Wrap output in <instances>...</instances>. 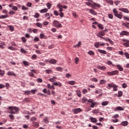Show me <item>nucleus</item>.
<instances>
[{"label": "nucleus", "instance_id": "obj_1", "mask_svg": "<svg viewBox=\"0 0 129 129\" xmlns=\"http://www.w3.org/2000/svg\"><path fill=\"white\" fill-rule=\"evenodd\" d=\"M118 87V86L113 84V83H111L110 84H108L106 88L108 89L109 90H110L111 88H113L114 91H117V90H118V89H117Z\"/></svg>", "mask_w": 129, "mask_h": 129}, {"label": "nucleus", "instance_id": "obj_2", "mask_svg": "<svg viewBox=\"0 0 129 129\" xmlns=\"http://www.w3.org/2000/svg\"><path fill=\"white\" fill-rule=\"evenodd\" d=\"M9 113H17V112H18V111H19V108L17 107H9Z\"/></svg>", "mask_w": 129, "mask_h": 129}, {"label": "nucleus", "instance_id": "obj_3", "mask_svg": "<svg viewBox=\"0 0 129 129\" xmlns=\"http://www.w3.org/2000/svg\"><path fill=\"white\" fill-rule=\"evenodd\" d=\"M52 26L55 28H62V24L57 20H55L52 22Z\"/></svg>", "mask_w": 129, "mask_h": 129}, {"label": "nucleus", "instance_id": "obj_4", "mask_svg": "<svg viewBox=\"0 0 129 129\" xmlns=\"http://www.w3.org/2000/svg\"><path fill=\"white\" fill-rule=\"evenodd\" d=\"M118 73H119V72H118V71L117 70H115L112 72H106V74L108 76H113L114 75H117V74H118Z\"/></svg>", "mask_w": 129, "mask_h": 129}, {"label": "nucleus", "instance_id": "obj_5", "mask_svg": "<svg viewBox=\"0 0 129 129\" xmlns=\"http://www.w3.org/2000/svg\"><path fill=\"white\" fill-rule=\"evenodd\" d=\"M88 102H89V103H91V104L90 105V107H92V108H93V107H94L95 105H98L97 102H95L93 99H89L88 100Z\"/></svg>", "mask_w": 129, "mask_h": 129}, {"label": "nucleus", "instance_id": "obj_6", "mask_svg": "<svg viewBox=\"0 0 129 129\" xmlns=\"http://www.w3.org/2000/svg\"><path fill=\"white\" fill-rule=\"evenodd\" d=\"M87 6H92V7H97L98 8H100V5L97 3H93V5L90 2L86 3Z\"/></svg>", "mask_w": 129, "mask_h": 129}, {"label": "nucleus", "instance_id": "obj_7", "mask_svg": "<svg viewBox=\"0 0 129 129\" xmlns=\"http://www.w3.org/2000/svg\"><path fill=\"white\" fill-rule=\"evenodd\" d=\"M73 111L75 114H77V113H79V112H81V111H82V109H81L80 108H78L76 109H74L73 110Z\"/></svg>", "mask_w": 129, "mask_h": 129}, {"label": "nucleus", "instance_id": "obj_8", "mask_svg": "<svg viewBox=\"0 0 129 129\" xmlns=\"http://www.w3.org/2000/svg\"><path fill=\"white\" fill-rule=\"evenodd\" d=\"M123 42H126V43H124L123 44V46H125V47H129V40L125 39H123L122 40Z\"/></svg>", "mask_w": 129, "mask_h": 129}, {"label": "nucleus", "instance_id": "obj_9", "mask_svg": "<svg viewBox=\"0 0 129 129\" xmlns=\"http://www.w3.org/2000/svg\"><path fill=\"white\" fill-rule=\"evenodd\" d=\"M129 32L126 31H123L120 32V36H128Z\"/></svg>", "mask_w": 129, "mask_h": 129}, {"label": "nucleus", "instance_id": "obj_10", "mask_svg": "<svg viewBox=\"0 0 129 129\" xmlns=\"http://www.w3.org/2000/svg\"><path fill=\"white\" fill-rule=\"evenodd\" d=\"M119 11L121 12H123V13H126V14H128L129 11L126 8H119Z\"/></svg>", "mask_w": 129, "mask_h": 129}, {"label": "nucleus", "instance_id": "obj_11", "mask_svg": "<svg viewBox=\"0 0 129 129\" xmlns=\"http://www.w3.org/2000/svg\"><path fill=\"white\" fill-rule=\"evenodd\" d=\"M49 63L50 64H53V65H55L56 63H57V60L55 59H52L48 61Z\"/></svg>", "mask_w": 129, "mask_h": 129}, {"label": "nucleus", "instance_id": "obj_12", "mask_svg": "<svg viewBox=\"0 0 129 129\" xmlns=\"http://www.w3.org/2000/svg\"><path fill=\"white\" fill-rule=\"evenodd\" d=\"M57 7L58 9H59V12H63V6H62L61 4H58Z\"/></svg>", "mask_w": 129, "mask_h": 129}, {"label": "nucleus", "instance_id": "obj_13", "mask_svg": "<svg viewBox=\"0 0 129 129\" xmlns=\"http://www.w3.org/2000/svg\"><path fill=\"white\" fill-rule=\"evenodd\" d=\"M114 110V111H117L118 110H123V108L121 106H118L116 108H115Z\"/></svg>", "mask_w": 129, "mask_h": 129}, {"label": "nucleus", "instance_id": "obj_14", "mask_svg": "<svg viewBox=\"0 0 129 129\" xmlns=\"http://www.w3.org/2000/svg\"><path fill=\"white\" fill-rule=\"evenodd\" d=\"M97 68L98 69H99L100 70H105V69H106V67H105V66H98L97 67Z\"/></svg>", "mask_w": 129, "mask_h": 129}, {"label": "nucleus", "instance_id": "obj_15", "mask_svg": "<svg viewBox=\"0 0 129 129\" xmlns=\"http://www.w3.org/2000/svg\"><path fill=\"white\" fill-rule=\"evenodd\" d=\"M39 12L41 14H45V13H47V12H48V9L45 8L44 9H42L40 10Z\"/></svg>", "mask_w": 129, "mask_h": 129}, {"label": "nucleus", "instance_id": "obj_16", "mask_svg": "<svg viewBox=\"0 0 129 129\" xmlns=\"http://www.w3.org/2000/svg\"><path fill=\"white\" fill-rule=\"evenodd\" d=\"M127 124H128L127 121H122L120 123V125H123V126H126V125H127Z\"/></svg>", "mask_w": 129, "mask_h": 129}, {"label": "nucleus", "instance_id": "obj_17", "mask_svg": "<svg viewBox=\"0 0 129 129\" xmlns=\"http://www.w3.org/2000/svg\"><path fill=\"white\" fill-rule=\"evenodd\" d=\"M7 75H8L9 76H12V75H13V76H16V74H15L14 72L9 71L7 73Z\"/></svg>", "mask_w": 129, "mask_h": 129}, {"label": "nucleus", "instance_id": "obj_18", "mask_svg": "<svg viewBox=\"0 0 129 129\" xmlns=\"http://www.w3.org/2000/svg\"><path fill=\"white\" fill-rule=\"evenodd\" d=\"M98 52L101 54H104L105 55H106L107 54L106 51L104 50L98 49Z\"/></svg>", "mask_w": 129, "mask_h": 129}, {"label": "nucleus", "instance_id": "obj_19", "mask_svg": "<svg viewBox=\"0 0 129 129\" xmlns=\"http://www.w3.org/2000/svg\"><path fill=\"white\" fill-rule=\"evenodd\" d=\"M119 71H123V68L119 64H117L116 66Z\"/></svg>", "mask_w": 129, "mask_h": 129}, {"label": "nucleus", "instance_id": "obj_20", "mask_svg": "<svg viewBox=\"0 0 129 129\" xmlns=\"http://www.w3.org/2000/svg\"><path fill=\"white\" fill-rule=\"evenodd\" d=\"M92 113H93L94 114H97V113H99V110L94 109L92 111Z\"/></svg>", "mask_w": 129, "mask_h": 129}, {"label": "nucleus", "instance_id": "obj_21", "mask_svg": "<svg viewBox=\"0 0 129 129\" xmlns=\"http://www.w3.org/2000/svg\"><path fill=\"white\" fill-rule=\"evenodd\" d=\"M45 18H47V20H50V13H47L44 15Z\"/></svg>", "mask_w": 129, "mask_h": 129}, {"label": "nucleus", "instance_id": "obj_22", "mask_svg": "<svg viewBox=\"0 0 129 129\" xmlns=\"http://www.w3.org/2000/svg\"><path fill=\"white\" fill-rule=\"evenodd\" d=\"M53 84L55 86H59V87H61V86H62V84H61V83H57V82H55L53 83Z\"/></svg>", "mask_w": 129, "mask_h": 129}, {"label": "nucleus", "instance_id": "obj_23", "mask_svg": "<svg viewBox=\"0 0 129 129\" xmlns=\"http://www.w3.org/2000/svg\"><path fill=\"white\" fill-rule=\"evenodd\" d=\"M122 94H123V93L122 91H118V97H121V96H122Z\"/></svg>", "mask_w": 129, "mask_h": 129}, {"label": "nucleus", "instance_id": "obj_24", "mask_svg": "<svg viewBox=\"0 0 129 129\" xmlns=\"http://www.w3.org/2000/svg\"><path fill=\"white\" fill-rule=\"evenodd\" d=\"M90 12L91 13V14H92V15H97V13H96V12H95V11L93 10V9H90Z\"/></svg>", "mask_w": 129, "mask_h": 129}, {"label": "nucleus", "instance_id": "obj_25", "mask_svg": "<svg viewBox=\"0 0 129 129\" xmlns=\"http://www.w3.org/2000/svg\"><path fill=\"white\" fill-rule=\"evenodd\" d=\"M82 101L84 103H85V102H88V99L86 97H84L82 99Z\"/></svg>", "mask_w": 129, "mask_h": 129}, {"label": "nucleus", "instance_id": "obj_26", "mask_svg": "<svg viewBox=\"0 0 129 129\" xmlns=\"http://www.w3.org/2000/svg\"><path fill=\"white\" fill-rule=\"evenodd\" d=\"M122 25L124 27H126V28H129V23L128 22H125L124 23L122 24Z\"/></svg>", "mask_w": 129, "mask_h": 129}, {"label": "nucleus", "instance_id": "obj_27", "mask_svg": "<svg viewBox=\"0 0 129 129\" xmlns=\"http://www.w3.org/2000/svg\"><path fill=\"white\" fill-rule=\"evenodd\" d=\"M94 46L96 47V48H99V46H100V43L99 42H95Z\"/></svg>", "mask_w": 129, "mask_h": 129}, {"label": "nucleus", "instance_id": "obj_28", "mask_svg": "<svg viewBox=\"0 0 129 129\" xmlns=\"http://www.w3.org/2000/svg\"><path fill=\"white\" fill-rule=\"evenodd\" d=\"M100 35H101V36H104V35H105V32H104V31H103V30H102V31H101L98 35H97V36H100Z\"/></svg>", "mask_w": 129, "mask_h": 129}, {"label": "nucleus", "instance_id": "obj_29", "mask_svg": "<svg viewBox=\"0 0 129 129\" xmlns=\"http://www.w3.org/2000/svg\"><path fill=\"white\" fill-rule=\"evenodd\" d=\"M47 87L48 88H49V89H55L54 85L51 86L50 84H47Z\"/></svg>", "mask_w": 129, "mask_h": 129}, {"label": "nucleus", "instance_id": "obj_30", "mask_svg": "<svg viewBox=\"0 0 129 129\" xmlns=\"http://www.w3.org/2000/svg\"><path fill=\"white\" fill-rule=\"evenodd\" d=\"M90 119H91V121L92 122H97V119H96V118H95L91 117L90 118Z\"/></svg>", "mask_w": 129, "mask_h": 129}, {"label": "nucleus", "instance_id": "obj_31", "mask_svg": "<svg viewBox=\"0 0 129 129\" xmlns=\"http://www.w3.org/2000/svg\"><path fill=\"white\" fill-rule=\"evenodd\" d=\"M46 7L48 8V10H50L51 9V7H52V4L50 3H48L46 4Z\"/></svg>", "mask_w": 129, "mask_h": 129}, {"label": "nucleus", "instance_id": "obj_32", "mask_svg": "<svg viewBox=\"0 0 129 129\" xmlns=\"http://www.w3.org/2000/svg\"><path fill=\"white\" fill-rule=\"evenodd\" d=\"M30 98H26L23 100V102H30Z\"/></svg>", "mask_w": 129, "mask_h": 129}, {"label": "nucleus", "instance_id": "obj_33", "mask_svg": "<svg viewBox=\"0 0 129 129\" xmlns=\"http://www.w3.org/2000/svg\"><path fill=\"white\" fill-rule=\"evenodd\" d=\"M68 84H70V85H74V84H75V81H70L68 82Z\"/></svg>", "mask_w": 129, "mask_h": 129}, {"label": "nucleus", "instance_id": "obj_34", "mask_svg": "<svg viewBox=\"0 0 129 129\" xmlns=\"http://www.w3.org/2000/svg\"><path fill=\"white\" fill-rule=\"evenodd\" d=\"M6 18H9V15H2L0 16V19H6Z\"/></svg>", "mask_w": 129, "mask_h": 129}, {"label": "nucleus", "instance_id": "obj_35", "mask_svg": "<svg viewBox=\"0 0 129 129\" xmlns=\"http://www.w3.org/2000/svg\"><path fill=\"white\" fill-rule=\"evenodd\" d=\"M88 54H89V55L93 56V55H94V52H93V51L90 50L88 51Z\"/></svg>", "mask_w": 129, "mask_h": 129}, {"label": "nucleus", "instance_id": "obj_36", "mask_svg": "<svg viewBox=\"0 0 129 129\" xmlns=\"http://www.w3.org/2000/svg\"><path fill=\"white\" fill-rule=\"evenodd\" d=\"M45 72V73H47V74H51V73H52V70H46Z\"/></svg>", "mask_w": 129, "mask_h": 129}, {"label": "nucleus", "instance_id": "obj_37", "mask_svg": "<svg viewBox=\"0 0 129 129\" xmlns=\"http://www.w3.org/2000/svg\"><path fill=\"white\" fill-rule=\"evenodd\" d=\"M24 94L26 95H30V94H31V92L30 91H24Z\"/></svg>", "mask_w": 129, "mask_h": 129}, {"label": "nucleus", "instance_id": "obj_38", "mask_svg": "<svg viewBox=\"0 0 129 129\" xmlns=\"http://www.w3.org/2000/svg\"><path fill=\"white\" fill-rule=\"evenodd\" d=\"M107 104H108V101H104L102 102V105H103V106H105V105H107Z\"/></svg>", "mask_w": 129, "mask_h": 129}, {"label": "nucleus", "instance_id": "obj_39", "mask_svg": "<svg viewBox=\"0 0 129 129\" xmlns=\"http://www.w3.org/2000/svg\"><path fill=\"white\" fill-rule=\"evenodd\" d=\"M98 37H99V38H101V39H103V40H104L105 41H106V42H108V39L107 38H105L104 37H102L100 35H98Z\"/></svg>", "mask_w": 129, "mask_h": 129}, {"label": "nucleus", "instance_id": "obj_40", "mask_svg": "<svg viewBox=\"0 0 129 129\" xmlns=\"http://www.w3.org/2000/svg\"><path fill=\"white\" fill-rule=\"evenodd\" d=\"M77 94L79 97H81V92L80 91H77Z\"/></svg>", "mask_w": 129, "mask_h": 129}, {"label": "nucleus", "instance_id": "obj_41", "mask_svg": "<svg viewBox=\"0 0 129 129\" xmlns=\"http://www.w3.org/2000/svg\"><path fill=\"white\" fill-rule=\"evenodd\" d=\"M34 18H36V19H38L40 17V14L38 13H35V14L34 15Z\"/></svg>", "mask_w": 129, "mask_h": 129}, {"label": "nucleus", "instance_id": "obj_42", "mask_svg": "<svg viewBox=\"0 0 129 129\" xmlns=\"http://www.w3.org/2000/svg\"><path fill=\"white\" fill-rule=\"evenodd\" d=\"M23 64L24 65H25V66L26 67H27V66H29V62L27 61H23Z\"/></svg>", "mask_w": 129, "mask_h": 129}, {"label": "nucleus", "instance_id": "obj_43", "mask_svg": "<svg viewBox=\"0 0 129 129\" xmlns=\"http://www.w3.org/2000/svg\"><path fill=\"white\" fill-rule=\"evenodd\" d=\"M91 81H93L94 82H98V80H97V79H96L95 78H93L91 79Z\"/></svg>", "mask_w": 129, "mask_h": 129}, {"label": "nucleus", "instance_id": "obj_44", "mask_svg": "<svg viewBox=\"0 0 129 129\" xmlns=\"http://www.w3.org/2000/svg\"><path fill=\"white\" fill-rule=\"evenodd\" d=\"M115 17H117V18H118V19H122V16L120 14H117V15H115Z\"/></svg>", "mask_w": 129, "mask_h": 129}, {"label": "nucleus", "instance_id": "obj_45", "mask_svg": "<svg viewBox=\"0 0 129 129\" xmlns=\"http://www.w3.org/2000/svg\"><path fill=\"white\" fill-rule=\"evenodd\" d=\"M98 28H99L101 30H103V25L102 24H98Z\"/></svg>", "mask_w": 129, "mask_h": 129}, {"label": "nucleus", "instance_id": "obj_46", "mask_svg": "<svg viewBox=\"0 0 129 129\" xmlns=\"http://www.w3.org/2000/svg\"><path fill=\"white\" fill-rule=\"evenodd\" d=\"M124 56H125V57L127 59H129V54H128V53L124 52Z\"/></svg>", "mask_w": 129, "mask_h": 129}, {"label": "nucleus", "instance_id": "obj_47", "mask_svg": "<svg viewBox=\"0 0 129 129\" xmlns=\"http://www.w3.org/2000/svg\"><path fill=\"white\" fill-rule=\"evenodd\" d=\"M36 26L37 27H39V28H42V27H43V26L42 25V24L39 23V22H37L36 23Z\"/></svg>", "mask_w": 129, "mask_h": 129}, {"label": "nucleus", "instance_id": "obj_48", "mask_svg": "<svg viewBox=\"0 0 129 129\" xmlns=\"http://www.w3.org/2000/svg\"><path fill=\"white\" fill-rule=\"evenodd\" d=\"M81 45V42L79 41L77 44L74 46V47L76 48V47H80Z\"/></svg>", "mask_w": 129, "mask_h": 129}, {"label": "nucleus", "instance_id": "obj_49", "mask_svg": "<svg viewBox=\"0 0 129 129\" xmlns=\"http://www.w3.org/2000/svg\"><path fill=\"white\" fill-rule=\"evenodd\" d=\"M107 64H108V65H111V66H114V65L112 64V62H111V61H110V60L107 61Z\"/></svg>", "mask_w": 129, "mask_h": 129}, {"label": "nucleus", "instance_id": "obj_50", "mask_svg": "<svg viewBox=\"0 0 129 129\" xmlns=\"http://www.w3.org/2000/svg\"><path fill=\"white\" fill-rule=\"evenodd\" d=\"M113 13H114V16H115V15H117V10H116V9H113Z\"/></svg>", "mask_w": 129, "mask_h": 129}, {"label": "nucleus", "instance_id": "obj_51", "mask_svg": "<svg viewBox=\"0 0 129 129\" xmlns=\"http://www.w3.org/2000/svg\"><path fill=\"white\" fill-rule=\"evenodd\" d=\"M37 81L39 83H42V82H43V80L41 78H38L37 79Z\"/></svg>", "mask_w": 129, "mask_h": 129}, {"label": "nucleus", "instance_id": "obj_52", "mask_svg": "<svg viewBox=\"0 0 129 129\" xmlns=\"http://www.w3.org/2000/svg\"><path fill=\"white\" fill-rule=\"evenodd\" d=\"M37 92V90H31L30 91V93H32V94H35Z\"/></svg>", "mask_w": 129, "mask_h": 129}, {"label": "nucleus", "instance_id": "obj_53", "mask_svg": "<svg viewBox=\"0 0 129 129\" xmlns=\"http://www.w3.org/2000/svg\"><path fill=\"white\" fill-rule=\"evenodd\" d=\"M120 3V1H115L114 2V4L115 5H116V6H118V5H119Z\"/></svg>", "mask_w": 129, "mask_h": 129}, {"label": "nucleus", "instance_id": "obj_54", "mask_svg": "<svg viewBox=\"0 0 129 129\" xmlns=\"http://www.w3.org/2000/svg\"><path fill=\"white\" fill-rule=\"evenodd\" d=\"M9 28H10V29L11 30V32H14V31L15 30V29L14 28V26H10Z\"/></svg>", "mask_w": 129, "mask_h": 129}, {"label": "nucleus", "instance_id": "obj_55", "mask_svg": "<svg viewBox=\"0 0 129 129\" xmlns=\"http://www.w3.org/2000/svg\"><path fill=\"white\" fill-rule=\"evenodd\" d=\"M43 121H44V122H45V123H49V121L48 120V118H44L43 119Z\"/></svg>", "mask_w": 129, "mask_h": 129}, {"label": "nucleus", "instance_id": "obj_56", "mask_svg": "<svg viewBox=\"0 0 129 129\" xmlns=\"http://www.w3.org/2000/svg\"><path fill=\"white\" fill-rule=\"evenodd\" d=\"M105 82H106V81L104 80H101L100 81V84H104V83H105Z\"/></svg>", "mask_w": 129, "mask_h": 129}, {"label": "nucleus", "instance_id": "obj_57", "mask_svg": "<svg viewBox=\"0 0 129 129\" xmlns=\"http://www.w3.org/2000/svg\"><path fill=\"white\" fill-rule=\"evenodd\" d=\"M28 75L29 76H30V77H34V73H32V72H29L28 73Z\"/></svg>", "mask_w": 129, "mask_h": 129}, {"label": "nucleus", "instance_id": "obj_58", "mask_svg": "<svg viewBox=\"0 0 129 129\" xmlns=\"http://www.w3.org/2000/svg\"><path fill=\"white\" fill-rule=\"evenodd\" d=\"M108 17L109 19H113V15L112 14H108Z\"/></svg>", "mask_w": 129, "mask_h": 129}, {"label": "nucleus", "instance_id": "obj_59", "mask_svg": "<svg viewBox=\"0 0 129 129\" xmlns=\"http://www.w3.org/2000/svg\"><path fill=\"white\" fill-rule=\"evenodd\" d=\"M4 74H5V71H2V70H0V75H1V76H3Z\"/></svg>", "mask_w": 129, "mask_h": 129}, {"label": "nucleus", "instance_id": "obj_60", "mask_svg": "<svg viewBox=\"0 0 129 129\" xmlns=\"http://www.w3.org/2000/svg\"><path fill=\"white\" fill-rule=\"evenodd\" d=\"M39 65H40V66H45V65H46V63L44 62H39L38 63Z\"/></svg>", "mask_w": 129, "mask_h": 129}, {"label": "nucleus", "instance_id": "obj_61", "mask_svg": "<svg viewBox=\"0 0 129 129\" xmlns=\"http://www.w3.org/2000/svg\"><path fill=\"white\" fill-rule=\"evenodd\" d=\"M75 60V63L78 64V61H79V58L78 57H76Z\"/></svg>", "mask_w": 129, "mask_h": 129}, {"label": "nucleus", "instance_id": "obj_62", "mask_svg": "<svg viewBox=\"0 0 129 129\" xmlns=\"http://www.w3.org/2000/svg\"><path fill=\"white\" fill-rule=\"evenodd\" d=\"M53 14L54 15H55V16H59V13H58V12H57V11L55 10L53 12Z\"/></svg>", "mask_w": 129, "mask_h": 129}, {"label": "nucleus", "instance_id": "obj_63", "mask_svg": "<svg viewBox=\"0 0 129 129\" xmlns=\"http://www.w3.org/2000/svg\"><path fill=\"white\" fill-rule=\"evenodd\" d=\"M54 48V44L48 45V49H53Z\"/></svg>", "mask_w": 129, "mask_h": 129}, {"label": "nucleus", "instance_id": "obj_64", "mask_svg": "<svg viewBox=\"0 0 129 129\" xmlns=\"http://www.w3.org/2000/svg\"><path fill=\"white\" fill-rule=\"evenodd\" d=\"M22 10H28V8L26 7L25 6H22Z\"/></svg>", "mask_w": 129, "mask_h": 129}]
</instances>
